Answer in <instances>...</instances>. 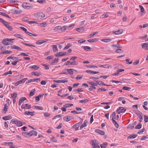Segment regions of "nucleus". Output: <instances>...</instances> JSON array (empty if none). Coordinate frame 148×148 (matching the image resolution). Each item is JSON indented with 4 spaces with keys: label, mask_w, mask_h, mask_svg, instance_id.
I'll list each match as a JSON object with an SVG mask.
<instances>
[{
    "label": "nucleus",
    "mask_w": 148,
    "mask_h": 148,
    "mask_svg": "<svg viewBox=\"0 0 148 148\" xmlns=\"http://www.w3.org/2000/svg\"><path fill=\"white\" fill-rule=\"evenodd\" d=\"M34 16L38 20H40L44 17L45 15V14L42 12H38L34 13Z\"/></svg>",
    "instance_id": "nucleus-1"
},
{
    "label": "nucleus",
    "mask_w": 148,
    "mask_h": 148,
    "mask_svg": "<svg viewBox=\"0 0 148 148\" xmlns=\"http://www.w3.org/2000/svg\"><path fill=\"white\" fill-rule=\"evenodd\" d=\"M11 122L12 123L16 125L18 127L21 126L25 124V123H23L21 121L15 120V119H12Z\"/></svg>",
    "instance_id": "nucleus-2"
},
{
    "label": "nucleus",
    "mask_w": 148,
    "mask_h": 148,
    "mask_svg": "<svg viewBox=\"0 0 148 148\" xmlns=\"http://www.w3.org/2000/svg\"><path fill=\"white\" fill-rule=\"evenodd\" d=\"M13 39L5 38L3 40L2 43L5 45H9L12 44L13 43L12 40H14Z\"/></svg>",
    "instance_id": "nucleus-3"
},
{
    "label": "nucleus",
    "mask_w": 148,
    "mask_h": 148,
    "mask_svg": "<svg viewBox=\"0 0 148 148\" xmlns=\"http://www.w3.org/2000/svg\"><path fill=\"white\" fill-rule=\"evenodd\" d=\"M90 144L92 146V148H100V146L98 145V141L96 140H92L90 141Z\"/></svg>",
    "instance_id": "nucleus-4"
},
{
    "label": "nucleus",
    "mask_w": 148,
    "mask_h": 148,
    "mask_svg": "<svg viewBox=\"0 0 148 148\" xmlns=\"http://www.w3.org/2000/svg\"><path fill=\"white\" fill-rule=\"evenodd\" d=\"M126 111V109L123 107H119L116 110L118 114H120L121 113H123Z\"/></svg>",
    "instance_id": "nucleus-5"
},
{
    "label": "nucleus",
    "mask_w": 148,
    "mask_h": 148,
    "mask_svg": "<svg viewBox=\"0 0 148 148\" xmlns=\"http://www.w3.org/2000/svg\"><path fill=\"white\" fill-rule=\"evenodd\" d=\"M22 109H28L31 108L30 105H28L27 104H23L21 107Z\"/></svg>",
    "instance_id": "nucleus-6"
},
{
    "label": "nucleus",
    "mask_w": 148,
    "mask_h": 148,
    "mask_svg": "<svg viewBox=\"0 0 148 148\" xmlns=\"http://www.w3.org/2000/svg\"><path fill=\"white\" fill-rule=\"evenodd\" d=\"M82 122L80 121L78 123L75 124L72 126V128H75V130L77 131L78 130V128L79 125L81 124Z\"/></svg>",
    "instance_id": "nucleus-7"
},
{
    "label": "nucleus",
    "mask_w": 148,
    "mask_h": 148,
    "mask_svg": "<svg viewBox=\"0 0 148 148\" xmlns=\"http://www.w3.org/2000/svg\"><path fill=\"white\" fill-rule=\"evenodd\" d=\"M89 84L91 85V87L94 89H96L95 86L98 85V84L95 81L94 82H89Z\"/></svg>",
    "instance_id": "nucleus-8"
},
{
    "label": "nucleus",
    "mask_w": 148,
    "mask_h": 148,
    "mask_svg": "<svg viewBox=\"0 0 148 148\" xmlns=\"http://www.w3.org/2000/svg\"><path fill=\"white\" fill-rule=\"evenodd\" d=\"M29 136H31L34 135L35 136H36L37 135V133L35 131L32 130L30 131L29 132Z\"/></svg>",
    "instance_id": "nucleus-9"
},
{
    "label": "nucleus",
    "mask_w": 148,
    "mask_h": 148,
    "mask_svg": "<svg viewBox=\"0 0 148 148\" xmlns=\"http://www.w3.org/2000/svg\"><path fill=\"white\" fill-rule=\"evenodd\" d=\"M34 112L26 111L24 112V114L25 115H27L29 116H33L34 115Z\"/></svg>",
    "instance_id": "nucleus-10"
},
{
    "label": "nucleus",
    "mask_w": 148,
    "mask_h": 148,
    "mask_svg": "<svg viewBox=\"0 0 148 148\" xmlns=\"http://www.w3.org/2000/svg\"><path fill=\"white\" fill-rule=\"evenodd\" d=\"M53 81L58 83H60L67 82L68 81L66 80H54Z\"/></svg>",
    "instance_id": "nucleus-11"
},
{
    "label": "nucleus",
    "mask_w": 148,
    "mask_h": 148,
    "mask_svg": "<svg viewBox=\"0 0 148 148\" xmlns=\"http://www.w3.org/2000/svg\"><path fill=\"white\" fill-rule=\"evenodd\" d=\"M143 48L146 50H148V43H143L142 46Z\"/></svg>",
    "instance_id": "nucleus-12"
},
{
    "label": "nucleus",
    "mask_w": 148,
    "mask_h": 148,
    "mask_svg": "<svg viewBox=\"0 0 148 148\" xmlns=\"http://www.w3.org/2000/svg\"><path fill=\"white\" fill-rule=\"evenodd\" d=\"M95 132L101 135H103L105 134V132L103 131L100 130L99 129L96 130Z\"/></svg>",
    "instance_id": "nucleus-13"
},
{
    "label": "nucleus",
    "mask_w": 148,
    "mask_h": 148,
    "mask_svg": "<svg viewBox=\"0 0 148 148\" xmlns=\"http://www.w3.org/2000/svg\"><path fill=\"white\" fill-rule=\"evenodd\" d=\"M82 48L86 51H89L91 50V48L88 46H83L82 47Z\"/></svg>",
    "instance_id": "nucleus-14"
},
{
    "label": "nucleus",
    "mask_w": 148,
    "mask_h": 148,
    "mask_svg": "<svg viewBox=\"0 0 148 148\" xmlns=\"http://www.w3.org/2000/svg\"><path fill=\"white\" fill-rule=\"evenodd\" d=\"M4 25L10 31L12 30V27L10 25L9 23L7 22L6 24H5Z\"/></svg>",
    "instance_id": "nucleus-15"
},
{
    "label": "nucleus",
    "mask_w": 148,
    "mask_h": 148,
    "mask_svg": "<svg viewBox=\"0 0 148 148\" xmlns=\"http://www.w3.org/2000/svg\"><path fill=\"white\" fill-rule=\"evenodd\" d=\"M139 7L140 10V14L141 15H142V13H143L144 14H145V11L144 10V8L141 5H139Z\"/></svg>",
    "instance_id": "nucleus-16"
},
{
    "label": "nucleus",
    "mask_w": 148,
    "mask_h": 148,
    "mask_svg": "<svg viewBox=\"0 0 148 148\" xmlns=\"http://www.w3.org/2000/svg\"><path fill=\"white\" fill-rule=\"evenodd\" d=\"M12 116H11L8 115L6 116L3 117V119L5 120H8L12 119Z\"/></svg>",
    "instance_id": "nucleus-17"
},
{
    "label": "nucleus",
    "mask_w": 148,
    "mask_h": 148,
    "mask_svg": "<svg viewBox=\"0 0 148 148\" xmlns=\"http://www.w3.org/2000/svg\"><path fill=\"white\" fill-rule=\"evenodd\" d=\"M8 104H5L4 105V107L2 110L3 111L4 113H5L7 112L8 109Z\"/></svg>",
    "instance_id": "nucleus-18"
},
{
    "label": "nucleus",
    "mask_w": 148,
    "mask_h": 148,
    "mask_svg": "<svg viewBox=\"0 0 148 148\" xmlns=\"http://www.w3.org/2000/svg\"><path fill=\"white\" fill-rule=\"evenodd\" d=\"M24 83L23 82L22 79L20 80L17 82L15 83H13L12 84H14V86H18V85H19L20 84H21L22 83Z\"/></svg>",
    "instance_id": "nucleus-19"
},
{
    "label": "nucleus",
    "mask_w": 148,
    "mask_h": 148,
    "mask_svg": "<svg viewBox=\"0 0 148 148\" xmlns=\"http://www.w3.org/2000/svg\"><path fill=\"white\" fill-rule=\"evenodd\" d=\"M95 82H96L98 84H99V85H103V86H108V85H106L105 83H104L102 81H95Z\"/></svg>",
    "instance_id": "nucleus-20"
},
{
    "label": "nucleus",
    "mask_w": 148,
    "mask_h": 148,
    "mask_svg": "<svg viewBox=\"0 0 148 148\" xmlns=\"http://www.w3.org/2000/svg\"><path fill=\"white\" fill-rule=\"evenodd\" d=\"M63 119L64 121H68L71 120V117L70 116H67L64 117Z\"/></svg>",
    "instance_id": "nucleus-21"
},
{
    "label": "nucleus",
    "mask_w": 148,
    "mask_h": 148,
    "mask_svg": "<svg viewBox=\"0 0 148 148\" xmlns=\"http://www.w3.org/2000/svg\"><path fill=\"white\" fill-rule=\"evenodd\" d=\"M98 40L97 38H94L92 39H90L87 40V41L90 42H97Z\"/></svg>",
    "instance_id": "nucleus-22"
},
{
    "label": "nucleus",
    "mask_w": 148,
    "mask_h": 148,
    "mask_svg": "<svg viewBox=\"0 0 148 148\" xmlns=\"http://www.w3.org/2000/svg\"><path fill=\"white\" fill-rule=\"evenodd\" d=\"M123 32V30L122 29H121V30H119L118 31L114 32V33L115 35H119L122 33Z\"/></svg>",
    "instance_id": "nucleus-23"
},
{
    "label": "nucleus",
    "mask_w": 148,
    "mask_h": 148,
    "mask_svg": "<svg viewBox=\"0 0 148 148\" xmlns=\"http://www.w3.org/2000/svg\"><path fill=\"white\" fill-rule=\"evenodd\" d=\"M29 68L34 70H37L39 68V67L38 66L36 65H34L30 66Z\"/></svg>",
    "instance_id": "nucleus-24"
},
{
    "label": "nucleus",
    "mask_w": 148,
    "mask_h": 148,
    "mask_svg": "<svg viewBox=\"0 0 148 148\" xmlns=\"http://www.w3.org/2000/svg\"><path fill=\"white\" fill-rule=\"evenodd\" d=\"M11 48L17 49V50H22V49L21 48L19 47L16 46V45H13L11 46Z\"/></svg>",
    "instance_id": "nucleus-25"
},
{
    "label": "nucleus",
    "mask_w": 148,
    "mask_h": 148,
    "mask_svg": "<svg viewBox=\"0 0 148 148\" xmlns=\"http://www.w3.org/2000/svg\"><path fill=\"white\" fill-rule=\"evenodd\" d=\"M67 72L71 75H72L73 74V71L75 70L73 69H66Z\"/></svg>",
    "instance_id": "nucleus-26"
},
{
    "label": "nucleus",
    "mask_w": 148,
    "mask_h": 148,
    "mask_svg": "<svg viewBox=\"0 0 148 148\" xmlns=\"http://www.w3.org/2000/svg\"><path fill=\"white\" fill-rule=\"evenodd\" d=\"M112 120V123L115 125V127L116 128H118L119 127V124L117 123L116 121H115L113 119Z\"/></svg>",
    "instance_id": "nucleus-27"
},
{
    "label": "nucleus",
    "mask_w": 148,
    "mask_h": 148,
    "mask_svg": "<svg viewBox=\"0 0 148 148\" xmlns=\"http://www.w3.org/2000/svg\"><path fill=\"white\" fill-rule=\"evenodd\" d=\"M119 41H118L117 42V45H112V46L114 47V48H115V47H117V48L118 49H120V48H122V46L120 45H118V44L119 43L118 42Z\"/></svg>",
    "instance_id": "nucleus-28"
},
{
    "label": "nucleus",
    "mask_w": 148,
    "mask_h": 148,
    "mask_svg": "<svg viewBox=\"0 0 148 148\" xmlns=\"http://www.w3.org/2000/svg\"><path fill=\"white\" fill-rule=\"evenodd\" d=\"M110 65L109 64H104L99 65V66L101 67H103L105 68H109Z\"/></svg>",
    "instance_id": "nucleus-29"
},
{
    "label": "nucleus",
    "mask_w": 148,
    "mask_h": 148,
    "mask_svg": "<svg viewBox=\"0 0 148 148\" xmlns=\"http://www.w3.org/2000/svg\"><path fill=\"white\" fill-rule=\"evenodd\" d=\"M112 40L110 38H106L101 40V41L105 42H107L110 41Z\"/></svg>",
    "instance_id": "nucleus-30"
},
{
    "label": "nucleus",
    "mask_w": 148,
    "mask_h": 148,
    "mask_svg": "<svg viewBox=\"0 0 148 148\" xmlns=\"http://www.w3.org/2000/svg\"><path fill=\"white\" fill-rule=\"evenodd\" d=\"M29 3H23L22 4L23 7L24 8H27V7H29Z\"/></svg>",
    "instance_id": "nucleus-31"
},
{
    "label": "nucleus",
    "mask_w": 148,
    "mask_h": 148,
    "mask_svg": "<svg viewBox=\"0 0 148 148\" xmlns=\"http://www.w3.org/2000/svg\"><path fill=\"white\" fill-rule=\"evenodd\" d=\"M143 115V114L142 113H141L140 114H138V116L140 119V120H139V121L140 122H142V121L143 119L142 117V116Z\"/></svg>",
    "instance_id": "nucleus-32"
},
{
    "label": "nucleus",
    "mask_w": 148,
    "mask_h": 148,
    "mask_svg": "<svg viewBox=\"0 0 148 148\" xmlns=\"http://www.w3.org/2000/svg\"><path fill=\"white\" fill-rule=\"evenodd\" d=\"M53 50V51H58V49L57 46L55 45H53L52 46Z\"/></svg>",
    "instance_id": "nucleus-33"
},
{
    "label": "nucleus",
    "mask_w": 148,
    "mask_h": 148,
    "mask_svg": "<svg viewBox=\"0 0 148 148\" xmlns=\"http://www.w3.org/2000/svg\"><path fill=\"white\" fill-rule=\"evenodd\" d=\"M108 145V143L106 142L103 143L100 145L101 148H105Z\"/></svg>",
    "instance_id": "nucleus-34"
},
{
    "label": "nucleus",
    "mask_w": 148,
    "mask_h": 148,
    "mask_svg": "<svg viewBox=\"0 0 148 148\" xmlns=\"http://www.w3.org/2000/svg\"><path fill=\"white\" fill-rule=\"evenodd\" d=\"M44 94H43L42 95H40L36 96L35 98V99L37 101H39L40 100V98L44 95Z\"/></svg>",
    "instance_id": "nucleus-35"
},
{
    "label": "nucleus",
    "mask_w": 148,
    "mask_h": 148,
    "mask_svg": "<svg viewBox=\"0 0 148 148\" xmlns=\"http://www.w3.org/2000/svg\"><path fill=\"white\" fill-rule=\"evenodd\" d=\"M86 121H85L84 122V123L81 126L80 128V130H82L84 127H85L87 125L86 124Z\"/></svg>",
    "instance_id": "nucleus-36"
},
{
    "label": "nucleus",
    "mask_w": 148,
    "mask_h": 148,
    "mask_svg": "<svg viewBox=\"0 0 148 148\" xmlns=\"http://www.w3.org/2000/svg\"><path fill=\"white\" fill-rule=\"evenodd\" d=\"M73 105V104L71 103H67L65 104L63 106L66 108H67L68 107L71 106Z\"/></svg>",
    "instance_id": "nucleus-37"
},
{
    "label": "nucleus",
    "mask_w": 148,
    "mask_h": 148,
    "mask_svg": "<svg viewBox=\"0 0 148 148\" xmlns=\"http://www.w3.org/2000/svg\"><path fill=\"white\" fill-rule=\"evenodd\" d=\"M137 136V135L134 134H132L130 136H128V138H136Z\"/></svg>",
    "instance_id": "nucleus-38"
},
{
    "label": "nucleus",
    "mask_w": 148,
    "mask_h": 148,
    "mask_svg": "<svg viewBox=\"0 0 148 148\" xmlns=\"http://www.w3.org/2000/svg\"><path fill=\"white\" fill-rule=\"evenodd\" d=\"M98 33V32H93V33H92L91 34H90L89 36V38H90L92 36H94V35H97Z\"/></svg>",
    "instance_id": "nucleus-39"
},
{
    "label": "nucleus",
    "mask_w": 148,
    "mask_h": 148,
    "mask_svg": "<svg viewBox=\"0 0 148 148\" xmlns=\"http://www.w3.org/2000/svg\"><path fill=\"white\" fill-rule=\"evenodd\" d=\"M35 93V89H34L32 90L31 92H30L29 93V95L30 96H33L34 94Z\"/></svg>",
    "instance_id": "nucleus-40"
},
{
    "label": "nucleus",
    "mask_w": 148,
    "mask_h": 148,
    "mask_svg": "<svg viewBox=\"0 0 148 148\" xmlns=\"http://www.w3.org/2000/svg\"><path fill=\"white\" fill-rule=\"evenodd\" d=\"M26 100H27V99L25 97H23L19 99V101L22 103L24 101Z\"/></svg>",
    "instance_id": "nucleus-41"
},
{
    "label": "nucleus",
    "mask_w": 148,
    "mask_h": 148,
    "mask_svg": "<svg viewBox=\"0 0 148 148\" xmlns=\"http://www.w3.org/2000/svg\"><path fill=\"white\" fill-rule=\"evenodd\" d=\"M78 64V63L77 61H74L71 62L70 64L71 65H77Z\"/></svg>",
    "instance_id": "nucleus-42"
},
{
    "label": "nucleus",
    "mask_w": 148,
    "mask_h": 148,
    "mask_svg": "<svg viewBox=\"0 0 148 148\" xmlns=\"http://www.w3.org/2000/svg\"><path fill=\"white\" fill-rule=\"evenodd\" d=\"M22 134L23 136L27 137L29 136V132H23L22 133Z\"/></svg>",
    "instance_id": "nucleus-43"
},
{
    "label": "nucleus",
    "mask_w": 148,
    "mask_h": 148,
    "mask_svg": "<svg viewBox=\"0 0 148 148\" xmlns=\"http://www.w3.org/2000/svg\"><path fill=\"white\" fill-rule=\"evenodd\" d=\"M45 41L43 40H39L36 42V43L37 45H41L45 42Z\"/></svg>",
    "instance_id": "nucleus-44"
},
{
    "label": "nucleus",
    "mask_w": 148,
    "mask_h": 148,
    "mask_svg": "<svg viewBox=\"0 0 148 148\" xmlns=\"http://www.w3.org/2000/svg\"><path fill=\"white\" fill-rule=\"evenodd\" d=\"M122 89L123 90H129L131 89V88L130 87H128L127 86H124L123 87Z\"/></svg>",
    "instance_id": "nucleus-45"
},
{
    "label": "nucleus",
    "mask_w": 148,
    "mask_h": 148,
    "mask_svg": "<svg viewBox=\"0 0 148 148\" xmlns=\"http://www.w3.org/2000/svg\"><path fill=\"white\" fill-rule=\"evenodd\" d=\"M35 108L36 109H38V110H42L43 109V108L42 107L40 106H35Z\"/></svg>",
    "instance_id": "nucleus-46"
},
{
    "label": "nucleus",
    "mask_w": 148,
    "mask_h": 148,
    "mask_svg": "<svg viewBox=\"0 0 148 148\" xmlns=\"http://www.w3.org/2000/svg\"><path fill=\"white\" fill-rule=\"evenodd\" d=\"M59 59L58 58H55L54 60L51 62V64H53L54 63H57L58 62Z\"/></svg>",
    "instance_id": "nucleus-47"
},
{
    "label": "nucleus",
    "mask_w": 148,
    "mask_h": 148,
    "mask_svg": "<svg viewBox=\"0 0 148 148\" xmlns=\"http://www.w3.org/2000/svg\"><path fill=\"white\" fill-rule=\"evenodd\" d=\"M11 52L12 51H10L7 50V51H5L2 52L1 53H0V54H4V53L8 54V53H11Z\"/></svg>",
    "instance_id": "nucleus-48"
},
{
    "label": "nucleus",
    "mask_w": 148,
    "mask_h": 148,
    "mask_svg": "<svg viewBox=\"0 0 148 148\" xmlns=\"http://www.w3.org/2000/svg\"><path fill=\"white\" fill-rule=\"evenodd\" d=\"M142 125L141 123H139L135 127L136 129H139L141 127Z\"/></svg>",
    "instance_id": "nucleus-49"
},
{
    "label": "nucleus",
    "mask_w": 148,
    "mask_h": 148,
    "mask_svg": "<svg viewBox=\"0 0 148 148\" xmlns=\"http://www.w3.org/2000/svg\"><path fill=\"white\" fill-rule=\"evenodd\" d=\"M32 73H33L34 75L37 76H39L40 75L39 73L36 71L33 72Z\"/></svg>",
    "instance_id": "nucleus-50"
},
{
    "label": "nucleus",
    "mask_w": 148,
    "mask_h": 148,
    "mask_svg": "<svg viewBox=\"0 0 148 148\" xmlns=\"http://www.w3.org/2000/svg\"><path fill=\"white\" fill-rule=\"evenodd\" d=\"M17 93L16 92H14L13 94L12 95L11 94V95L12 98H16L17 96Z\"/></svg>",
    "instance_id": "nucleus-51"
},
{
    "label": "nucleus",
    "mask_w": 148,
    "mask_h": 148,
    "mask_svg": "<svg viewBox=\"0 0 148 148\" xmlns=\"http://www.w3.org/2000/svg\"><path fill=\"white\" fill-rule=\"evenodd\" d=\"M116 115L115 112H113L112 114V119H113L114 120V119H115L116 118Z\"/></svg>",
    "instance_id": "nucleus-52"
},
{
    "label": "nucleus",
    "mask_w": 148,
    "mask_h": 148,
    "mask_svg": "<svg viewBox=\"0 0 148 148\" xmlns=\"http://www.w3.org/2000/svg\"><path fill=\"white\" fill-rule=\"evenodd\" d=\"M47 23L46 22H44L42 23H40L39 26L40 27H45L46 26Z\"/></svg>",
    "instance_id": "nucleus-53"
},
{
    "label": "nucleus",
    "mask_w": 148,
    "mask_h": 148,
    "mask_svg": "<svg viewBox=\"0 0 148 148\" xmlns=\"http://www.w3.org/2000/svg\"><path fill=\"white\" fill-rule=\"evenodd\" d=\"M88 101V100L87 99H84V100H80L79 101V103H85L87 102Z\"/></svg>",
    "instance_id": "nucleus-54"
},
{
    "label": "nucleus",
    "mask_w": 148,
    "mask_h": 148,
    "mask_svg": "<svg viewBox=\"0 0 148 148\" xmlns=\"http://www.w3.org/2000/svg\"><path fill=\"white\" fill-rule=\"evenodd\" d=\"M144 120L145 123L147 122L148 121V117L146 115H144Z\"/></svg>",
    "instance_id": "nucleus-55"
},
{
    "label": "nucleus",
    "mask_w": 148,
    "mask_h": 148,
    "mask_svg": "<svg viewBox=\"0 0 148 148\" xmlns=\"http://www.w3.org/2000/svg\"><path fill=\"white\" fill-rule=\"evenodd\" d=\"M21 12V10H15L14 13L16 14H20Z\"/></svg>",
    "instance_id": "nucleus-56"
},
{
    "label": "nucleus",
    "mask_w": 148,
    "mask_h": 148,
    "mask_svg": "<svg viewBox=\"0 0 148 148\" xmlns=\"http://www.w3.org/2000/svg\"><path fill=\"white\" fill-rule=\"evenodd\" d=\"M62 116V115L61 114H58L55 116L53 118V119H56L57 118H60Z\"/></svg>",
    "instance_id": "nucleus-57"
},
{
    "label": "nucleus",
    "mask_w": 148,
    "mask_h": 148,
    "mask_svg": "<svg viewBox=\"0 0 148 148\" xmlns=\"http://www.w3.org/2000/svg\"><path fill=\"white\" fill-rule=\"evenodd\" d=\"M66 52H64L63 53L62 52H60L59 53V56H62L65 55H66Z\"/></svg>",
    "instance_id": "nucleus-58"
},
{
    "label": "nucleus",
    "mask_w": 148,
    "mask_h": 148,
    "mask_svg": "<svg viewBox=\"0 0 148 148\" xmlns=\"http://www.w3.org/2000/svg\"><path fill=\"white\" fill-rule=\"evenodd\" d=\"M86 41V40L84 39H81L79 40L77 42L78 43H84Z\"/></svg>",
    "instance_id": "nucleus-59"
},
{
    "label": "nucleus",
    "mask_w": 148,
    "mask_h": 148,
    "mask_svg": "<svg viewBox=\"0 0 148 148\" xmlns=\"http://www.w3.org/2000/svg\"><path fill=\"white\" fill-rule=\"evenodd\" d=\"M71 46V44L70 43L68 44L64 48V50H66L68 49Z\"/></svg>",
    "instance_id": "nucleus-60"
},
{
    "label": "nucleus",
    "mask_w": 148,
    "mask_h": 148,
    "mask_svg": "<svg viewBox=\"0 0 148 148\" xmlns=\"http://www.w3.org/2000/svg\"><path fill=\"white\" fill-rule=\"evenodd\" d=\"M0 13H1V15L10 18L9 16L8 15L6 14L5 13L2 12H1Z\"/></svg>",
    "instance_id": "nucleus-61"
},
{
    "label": "nucleus",
    "mask_w": 148,
    "mask_h": 148,
    "mask_svg": "<svg viewBox=\"0 0 148 148\" xmlns=\"http://www.w3.org/2000/svg\"><path fill=\"white\" fill-rule=\"evenodd\" d=\"M125 60L126 62V64H132V61H131L130 62H129V59H126Z\"/></svg>",
    "instance_id": "nucleus-62"
},
{
    "label": "nucleus",
    "mask_w": 148,
    "mask_h": 148,
    "mask_svg": "<svg viewBox=\"0 0 148 148\" xmlns=\"http://www.w3.org/2000/svg\"><path fill=\"white\" fill-rule=\"evenodd\" d=\"M122 52H123V50L121 49H118L115 51V52L116 53H120Z\"/></svg>",
    "instance_id": "nucleus-63"
},
{
    "label": "nucleus",
    "mask_w": 148,
    "mask_h": 148,
    "mask_svg": "<svg viewBox=\"0 0 148 148\" xmlns=\"http://www.w3.org/2000/svg\"><path fill=\"white\" fill-rule=\"evenodd\" d=\"M47 82L45 80H42L40 82V84L42 85H45L46 84Z\"/></svg>",
    "instance_id": "nucleus-64"
}]
</instances>
